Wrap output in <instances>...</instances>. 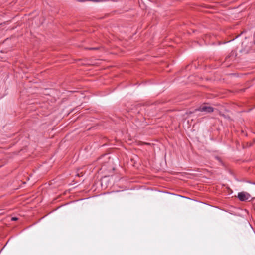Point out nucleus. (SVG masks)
<instances>
[{
	"instance_id": "nucleus-1",
	"label": "nucleus",
	"mask_w": 255,
	"mask_h": 255,
	"mask_svg": "<svg viewBox=\"0 0 255 255\" xmlns=\"http://www.w3.org/2000/svg\"><path fill=\"white\" fill-rule=\"evenodd\" d=\"M237 197L241 201H245L250 199L251 195L247 192H241L238 193Z\"/></svg>"
},
{
	"instance_id": "nucleus-2",
	"label": "nucleus",
	"mask_w": 255,
	"mask_h": 255,
	"mask_svg": "<svg viewBox=\"0 0 255 255\" xmlns=\"http://www.w3.org/2000/svg\"><path fill=\"white\" fill-rule=\"evenodd\" d=\"M195 111H198L202 112L211 113L213 112L214 108L211 106H203L195 109Z\"/></svg>"
},
{
	"instance_id": "nucleus-3",
	"label": "nucleus",
	"mask_w": 255,
	"mask_h": 255,
	"mask_svg": "<svg viewBox=\"0 0 255 255\" xmlns=\"http://www.w3.org/2000/svg\"><path fill=\"white\" fill-rule=\"evenodd\" d=\"M88 1H92L94 2H100L99 0H88Z\"/></svg>"
},
{
	"instance_id": "nucleus-4",
	"label": "nucleus",
	"mask_w": 255,
	"mask_h": 255,
	"mask_svg": "<svg viewBox=\"0 0 255 255\" xmlns=\"http://www.w3.org/2000/svg\"><path fill=\"white\" fill-rule=\"evenodd\" d=\"M77 1L79 2H84L86 1H88V0H77Z\"/></svg>"
},
{
	"instance_id": "nucleus-5",
	"label": "nucleus",
	"mask_w": 255,
	"mask_h": 255,
	"mask_svg": "<svg viewBox=\"0 0 255 255\" xmlns=\"http://www.w3.org/2000/svg\"><path fill=\"white\" fill-rule=\"evenodd\" d=\"M17 220H18V218L17 217H13L11 218V220L12 221H16Z\"/></svg>"
},
{
	"instance_id": "nucleus-6",
	"label": "nucleus",
	"mask_w": 255,
	"mask_h": 255,
	"mask_svg": "<svg viewBox=\"0 0 255 255\" xmlns=\"http://www.w3.org/2000/svg\"><path fill=\"white\" fill-rule=\"evenodd\" d=\"M100 0V2H106V1H110V0Z\"/></svg>"
},
{
	"instance_id": "nucleus-7",
	"label": "nucleus",
	"mask_w": 255,
	"mask_h": 255,
	"mask_svg": "<svg viewBox=\"0 0 255 255\" xmlns=\"http://www.w3.org/2000/svg\"><path fill=\"white\" fill-rule=\"evenodd\" d=\"M97 48H90V49H97Z\"/></svg>"
},
{
	"instance_id": "nucleus-8",
	"label": "nucleus",
	"mask_w": 255,
	"mask_h": 255,
	"mask_svg": "<svg viewBox=\"0 0 255 255\" xmlns=\"http://www.w3.org/2000/svg\"><path fill=\"white\" fill-rule=\"evenodd\" d=\"M216 158H217V159L219 160V157H217Z\"/></svg>"
}]
</instances>
